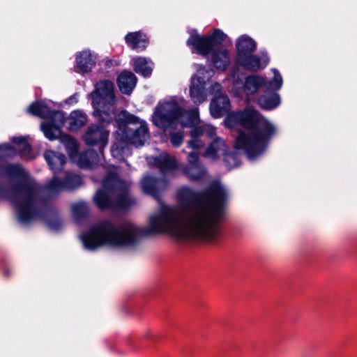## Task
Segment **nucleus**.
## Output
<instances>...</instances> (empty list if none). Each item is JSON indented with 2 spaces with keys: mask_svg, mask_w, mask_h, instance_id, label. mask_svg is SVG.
Listing matches in <instances>:
<instances>
[{
  "mask_svg": "<svg viewBox=\"0 0 357 357\" xmlns=\"http://www.w3.org/2000/svg\"><path fill=\"white\" fill-rule=\"evenodd\" d=\"M227 198L225 190L218 183L200 191L184 186L177 192L181 212L165 206L150 218L149 227L144 228L131 223L117 227L111 220H105L82 234L80 239L89 250L103 245L133 248L141 236L159 234H167L177 241L197 238L215 243L221 234Z\"/></svg>",
  "mask_w": 357,
  "mask_h": 357,
  "instance_id": "nucleus-1",
  "label": "nucleus"
},
{
  "mask_svg": "<svg viewBox=\"0 0 357 357\" xmlns=\"http://www.w3.org/2000/svg\"><path fill=\"white\" fill-rule=\"evenodd\" d=\"M0 173L11 181L19 180L11 186V200L16 208L18 220L22 223H28L41 215L38 199L42 192L53 197L63 190H74L82 184L81 176L67 172L63 180L54 176L47 183L41 185L19 163L0 164Z\"/></svg>",
  "mask_w": 357,
  "mask_h": 357,
  "instance_id": "nucleus-2",
  "label": "nucleus"
},
{
  "mask_svg": "<svg viewBox=\"0 0 357 357\" xmlns=\"http://www.w3.org/2000/svg\"><path fill=\"white\" fill-rule=\"evenodd\" d=\"M225 125L229 128L241 126L249 131H239L235 147L243 149L250 160L263 155L277 132L276 127L270 121L251 107L231 112L226 116Z\"/></svg>",
  "mask_w": 357,
  "mask_h": 357,
  "instance_id": "nucleus-3",
  "label": "nucleus"
},
{
  "mask_svg": "<svg viewBox=\"0 0 357 357\" xmlns=\"http://www.w3.org/2000/svg\"><path fill=\"white\" fill-rule=\"evenodd\" d=\"M97 207L102 210L127 209L135 204L130 197L128 184L115 172H109L102 181V187L93 197Z\"/></svg>",
  "mask_w": 357,
  "mask_h": 357,
  "instance_id": "nucleus-4",
  "label": "nucleus"
},
{
  "mask_svg": "<svg viewBox=\"0 0 357 357\" xmlns=\"http://www.w3.org/2000/svg\"><path fill=\"white\" fill-rule=\"evenodd\" d=\"M89 96L92 100L94 116L100 122L109 124L112 121V112L115 102L113 82L110 80L98 82Z\"/></svg>",
  "mask_w": 357,
  "mask_h": 357,
  "instance_id": "nucleus-5",
  "label": "nucleus"
},
{
  "mask_svg": "<svg viewBox=\"0 0 357 357\" xmlns=\"http://www.w3.org/2000/svg\"><path fill=\"white\" fill-rule=\"evenodd\" d=\"M117 121L119 126L116 134L119 137L136 147L142 146L144 144V142L149 137L146 123H141L137 128L129 127L128 124L135 125L139 123V119L127 111L121 112Z\"/></svg>",
  "mask_w": 357,
  "mask_h": 357,
  "instance_id": "nucleus-6",
  "label": "nucleus"
},
{
  "mask_svg": "<svg viewBox=\"0 0 357 357\" xmlns=\"http://www.w3.org/2000/svg\"><path fill=\"white\" fill-rule=\"evenodd\" d=\"M183 112V109L177 102H165L155 107L153 114V123L156 127L165 131L168 129L175 130Z\"/></svg>",
  "mask_w": 357,
  "mask_h": 357,
  "instance_id": "nucleus-7",
  "label": "nucleus"
},
{
  "mask_svg": "<svg viewBox=\"0 0 357 357\" xmlns=\"http://www.w3.org/2000/svg\"><path fill=\"white\" fill-rule=\"evenodd\" d=\"M273 72V78L268 81L259 75L248 76L243 85L245 93L249 95L254 94L262 86H264L266 90H279L282 84V79L276 69H274Z\"/></svg>",
  "mask_w": 357,
  "mask_h": 357,
  "instance_id": "nucleus-8",
  "label": "nucleus"
},
{
  "mask_svg": "<svg viewBox=\"0 0 357 357\" xmlns=\"http://www.w3.org/2000/svg\"><path fill=\"white\" fill-rule=\"evenodd\" d=\"M188 165H182L181 170L187 178L192 181H199L204 178L206 169L199 160V155L196 152H190L188 155Z\"/></svg>",
  "mask_w": 357,
  "mask_h": 357,
  "instance_id": "nucleus-9",
  "label": "nucleus"
},
{
  "mask_svg": "<svg viewBox=\"0 0 357 357\" xmlns=\"http://www.w3.org/2000/svg\"><path fill=\"white\" fill-rule=\"evenodd\" d=\"M27 112L36 116L41 119H48L51 120L59 119V123L63 124L65 121V114L61 111L52 110L45 104L40 101L32 102L27 109Z\"/></svg>",
  "mask_w": 357,
  "mask_h": 357,
  "instance_id": "nucleus-10",
  "label": "nucleus"
},
{
  "mask_svg": "<svg viewBox=\"0 0 357 357\" xmlns=\"http://www.w3.org/2000/svg\"><path fill=\"white\" fill-rule=\"evenodd\" d=\"M109 132L102 126L91 125L84 135V140L89 146L100 145L104 147L107 144Z\"/></svg>",
  "mask_w": 357,
  "mask_h": 357,
  "instance_id": "nucleus-11",
  "label": "nucleus"
},
{
  "mask_svg": "<svg viewBox=\"0 0 357 357\" xmlns=\"http://www.w3.org/2000/svg\"><path fill=\"white\" fill-rule=\"evenodd\" d=\"M167 185V180L165 178H156L151 176H146L141 181L143 192L155 199H159L160 192L166 189Z\"/></svg>",
  "mask_w": 357,
  "mask_h": 357,
  "instance_id": "nucleus-12",
  "label": "nucleus"
},
{
  "mask_svg": "<svg viewBox=\"0 0 357 357\" xmlns=\"http://www.w3.org/2000/svg\"><path fill=\"white\" fill-rule=\"evenodd\" d=\"M188 46L193 48L197 53L204 56L213 53L214 47L208 36H202L199 34L191 35L187 40Z\"/></svg>",
  "mask_w": 357,
  "mask_h": 357,
  "instance_id": "nucleus-13",
  "label": "nucleus"
},
{
  "mask_svg": "<svg viewBox=\"0 0 357 357\" xmlns=\"http://www.w3.org/2000/svg\"><path fill=\"white\" fill-rule=\"evenodd\" d=\"M231 109V102L227 95L220 94L215 96L209 105L211 115L215 119L227 115Z\"/></svg>",
  "mask_w": 357,
  "mask_h": 357,
  "instance_id": "nucleus-14",
  "label": "nucleus"
},
{
  "mask_svg": "<svg viewBox=\"0 0 357 357\" xmlns=\"http://www.w3.org/2000/svg\"><path fill=\"white\" fill-rule=\"evenodd\" d=\"M236 63L245 69L251 72H257L261 68H264L268 63L266 57L261 58L252 54L236 58Z\"/></svg>",
  "mask_w": 357,
  "mask_h": 357,
  "instance_id": "nucleus-15",
  "label": "nucleus"
},
{
  "mask_svg": "<svg viewBox=\"0 0 357 357\" xmlns=\"http://www.w3.org/2000/svg\"><path fill=\"white\" fill-rule=\"evenodd\" d=\"M190 95L195 104H201L206 100L205 82L202 77L196 75L192 77Z\"/></svg>",
  "mask_w": 357,
  "mask_h": 357,
  "instance_id": "nucleus-16",
  "label": "nucleus"
},
{
  "mask_svg": "<svg viewBox=\"0 0 357 357\" xmlns=\"http://www.w3.org/2000/svg\"><path fill=\"white\" fill-rule=\"evenodd\" d=\"M128 46L137 52L144 51L149 44V38L141 31L130 32L125 36Z\"/></svg>",
  "mask_w": 357,
  "mask_h": 357,
  "instance_id": "nucleus-17",
  "label": "nucleus"
},
{
  "mask_svg": "<svg viewBox=\"0 0 357 357\" xmlns=\"http://www.w3.org/2000/svg\"><path fill=\"white\" fill-rule=\"evenodd\" d=\"M137 78L130 71H123L117 78V84L121 92L123 94H130L135 87Z\"/></svg>",
  "mask_w": 357,
  "mask_h": 357,
  "instance_id": "nucleus-18",
  "label": "nucleus"
},
{
  "mask_svg": "<svg viewBox=\"0 0 357 357\" xmlns=\"http://www.w3.org/2000/svg\"><path fill=\"white\" fill-rule=\"evenodd\" d=\"M44 158L54 173L62 171L66 162V158L63 153L52 150H47L44 153Z\"/></svg>",
  "mask_w": 357,
  "mask_h": 357,
  "instance_id": "nucleus-19",
  "label": "nucleus"
},
{
  "mask_svg": "<svg viewBox=\"0 0 357 357\" xmlns=\"http://www.w3.org/2000/svg\"><path fill=\"white\" fill-rule=\"evenodd\" d=\"M236 58L252 54L256 48V42L247 35L240 36L236 43Z\"/></svg>",
  "mask_w": 357,
  "mask_h": 357,
  "instance_id": "nucleus-20",
  "label": "nucleus"
},
{
  "mask_svg": "<svg viewBox=\"0 0 357 357\" xmlns=\"http://www.w3.org/2000/svg\"><path fill=\"white\" fill-rule=\"evenodd\" d=\"M76 72L85 73L91 70L96 64V61L91 52L85 50L76 56Z\"/></svg>",
  "mask_w": 357,
  "mask_h": 357,
  "instance_id": "nucleus-21",
  "label": "nucleus"
},
{
  "mask_svg": "<svg viewBox=\"0 0 357 357\" xmlns=\"http://www.w3.org/2000/svg\"><path fill=\"white\" fill-rule=\"evenodd\" d=\"M77 163L80 168L91 169L99 160L98 153L93 149H87L77 154Z\"/></svg>",
  "mask_w": 357,
  "mask_h": 357,
  "instance_id": "nucleus-22",
  "label": "nucleus"
},
{
  "mask_svg": "<svg viewBox=\"0 0 357 357\" xmlns=\"http://www.w3.org/2000/svg\"><path fill=\"white\" fill-rule=\"evenodd\" d=\"M211 60L217 69L225 70L230 63L228 50L219 48L215 49L211 55Z\"/></svg>",
  "mask_w": 357,
  "mask_h": 357,
  "instance_id": "nucleus-23",
  "label": "nucleus"
},
{
  "mask_svg": "<svg viewBox=\"0 0 357 357\" xmlns=\"http://www.w3.org/2000/svg\"><path fill=\"white\" fill-rule=\"evenodd\" d=\"M154 164L162 174L170 172L178 167L176 160L168 154L155 157Z\"/></svg>",
  "mask_w": 357,
  "mask_h": 357,
  "instance_id": "nucleus-24",
  "label": "nucleus"
},
{
  "mask_svg": "<svg viewBox=\"0 0 357 357\" xmlns=\"http://www.w3.org/2000/svg\"><path fill=\"white\" fill-rule=\"evenodd\" d=\"M267 91L258 98L259 106L264 109H272L280 105V96L275 91L266 90Z\"/></svg>",
  "mask_w": 357,
  "mask_h": 357,
  "instance_id": "nucleus-25",
  "label": "nucleus"
},
{
  "mask_svg": "<svg viewBox=\"0 0 357 357\" xmlns=\"http://www.w3.org/2000/svg\"><path fill=\"white\" fill-rule=\"evenodd\" d=\"M227 152V146L225 141L220 137L215 138L206 149L204 155L215 159L219 155H224Z\"/></svg>",
  "mask_w": 357,
  "mask_h": 357,
  "instance_id": "nucleus-26",
  "label": "nucleus"
},
{
  "mask_svg": "<svg viewBox=\"0 0 357 357\" xmlns=\"http://www.w3.org/2000/svg\"><path fill=\"white\" fill-rule=\"evenodd\" d=\"M134 70L144 77H150L153 68V63L149 59L137 57L134 59Z\"/></svg>",
  "mask_w": 357,
  "mask_h": 357,
  "instance_id": "nucleus-27",
  "label": "nucleus"
},
{
  "mask_svg": "<svg viewBox=\"0 0 357 357\" xmlns=\"http://www.w3.org/2000/svg\"><path fill=\"white\" fill-rule=\"evenodd\" d=\"M68 130L70 131H77L86 124L87 116L82 111L75 110L70 113L68 118Z\"/></svg>",
  "mask_w": 357,
  "mask_h": 357,
  "instance_id": "nucleus-28",
  "label": "nucleus"
},
{
  "mask_svg": "<svg viewBox=\"0 0 357 357\" xmlns=\"http://www.w3.org/2000/svg\"><path fill=\"white\" fill-rule=\"evenodd\" d=\"M54 123H42L41 130H43L45 136L50 140H54L61 135V129L59 126H63L60 124L59 119L52 120Z\"/></svg>",
  "mask_w": 357,
  "mask_h": 357,
  "instance_id": "nucleus-29",
  "label": "nucleus"
},
{
  "mask_svg": "<svg viewBox=\"0 0 357 357\" xmlns=\"http://www.w3.org/2000/svg\"><path fill=\"white\" fill-rule=\"evenodd\" d=\"M13 142L17 146V149L18 150L19 154L22 158L29 160L31 158L30 155L31 146L25 137H14L13 139Z\"/></svg>",
  "mask_w": 357,
  "mask_h": 357,
  "instance_id": "nucleus-30",
  "label": "nucleus"
},
{
  "mask_svg": "<svg viewBox=\"0 0 357 357\" xmlns=\"http://www.w3.org/2000/svg\"><path fill=\"white\" fill-rule=\"evenodd\" d=\"M61 141L63 144L69 157L75 159L78 152V145L76 139L69 135H63L61 137Z\"/></svg>",
  "mask_w": 357,
  "mask_h": 357,
  "instance_id": "nucleus-31",
  "label": "nucleus"
},
{
  "mask_svg": "<svg viewBox=\"0 0 357 357\" xmlns=\"http://www.w3.org/2000/svg\"><path fill=\"white\" fill-rule=\"evenodd\" d=\"M118 137L117 142L114 143L111 147V153L114 158L121 160L123 158L124 154L128 150V144H130V143L127 142V141L121 139L119 136Z\"/></svg>",
  "mask_w": 357,
  "mask_h": 357,
  "instance_id": "nucleus-32",
  "label": "nucleus"
},
{
  "mask_svg": "<svg viewBox=\"0 0 357 357\" xmlns=\"http://www.w3.org/2000/svg\"><path fill=\"white\" fill-rule=\"evenodd\" d=\"M89 212V206L85 202H78L72 206L73 216L77 222L86 218Z\"/></svg>",
  "mask_w": 357,
  "mask_h": 357,
  "instance_id": "nucleus-33",
  "label": "nucleus"
},
{
  "mask_svg": "<svg viewBox=\"0 0 357 357\" xmlns=\"http://www.w3.org/2000/svg\"><path fill=\"white\" fill-rule=\"evenodd\" d=\"M224 162L229 169L236 167L240 162L238 155L234 152H226L224 155Z\"/></svg>",
  "mask_w": 357,
  "mask_h": 357,
  "instance_id": "nucleus-34",
  "label": "nucleus"
},
{
  "mask_svg": "<svg viewBox=\"0 0 357 357\" xmlns=\"http://www.w3.org/2000/svg\"><path fill=\"white\" fill-rule=\"evenodd\" d=\"M183 139L184 135L183 131L178 130L169 132V140L173 146H180L183 144Z\"/></svg>",
  "mask_w": 357,
  "mask_h": 357,
  "instance_id": "nucleus-35",
  "label": "nucleus"
},
{
  "mask_svg": "<svg viewBox=\"0 0 357 357\" xmlns=\"http://www.w3.org/2000/svg\"><path fill=\"white\" fill-rule=\"evenodd\" d=\"M16 155V149L8 144L0 145V159L13 158Z\"/></svg>",
  "mask_w": 357,
  "mask_h": 357,
  "instance_id": "nucleus-36",
  "label": "nucleus"
},
{
  "mask_svg": "<svg viewBox=\"0 0 357 357\" xmlns=\"http://www.w3.org/2000/svg\"><path fill=\"white\" fill-rule=\"evenodd\" d=\"M213 45L221 44L226 38V35L220 29H215L212 34L208 35Z\"/></svg>",
  "mask_w": 357,
  "mask_h": 357,
  "instance_id": "nucleus-37",
  "label": "nucleus"
},
{
  "mask_svg": "<svg viewBox=\"0 0 357 357\" xmlns=\"http://www.w3.org/2000/svg\"><path fill=\"white\" fill-rule=\"evenodd\" d=\"M47 226L55 231L59 230L62 227V222L58 217H54L47 220Z\"/></svg>",
  "mask_w": 357,
  "mask_h": 357,
  "instance_id": "nucleus-38",
  "label": "nucleus"
},
{
  "mask_svg": "<svg viewBox=\"0 0 357 357\" xmlns=\"http://www.w3.org/2000/svg\"><path fill=\"white\" fill-rule=\"evenodd\" d=\"M188 147L193 149H198L203 147L204 144L199 138H192L188 143Z\"/></svg>",
  "mask_w": 357,
  "mask_h": 357,
  "instance_id": "nucleus-39",
  "label": "nucleus"
},
{
  "mask_svg": "<svg viewBox=\"0 0 357 357\" xmlns=\"http://www.w3.org/2000/svg\"><path fill=\"white\" fill-rule=\"evenodd\" d=\"M204 133V130L200 126L194 127L190 131L192 138H199Z\"/></svg>",
  "mask_w": 357,
  "mask_h": 357,
  "instance_id": "nucleus-40",
  "label": "nucleus"
},
{
  "mask_svg": "<svg viewBox=\"0 0 357 357\" xmlns=\"http://www.w3.org/2000/svg\"><path fill=\"white\" fill-rule=\"evenodd\" d=\"M74 100H75V102H77V96H76V94H74V95H73L72 96H70L69 98V100H70V101H73Z\"/></svg>",
  "mask_w": 357,
  "mask_h": 357,
  "instance_id": "nucleus-41",
  "label": "nucleus"
},
{
  "mask_svg": "<svg viewBox=\"0 0 357 357\" xmlns=\"http://www.w3.org/2000/svg\"><path fill=\"white\" fill-rule=\"evenodd\" d=\"M215 86L218 87V88H220L221 87V85L220 84H215Z\"/></svg>",
  "mask_w": 357,
  "mask_h": 357,
  "instance_id": "nucleus-42",
  "label": "nucleus"
},
{
  "mask_svg": "<svg viewBox=\"0 0 357 357\" xmlns=\"http://www.w3.org/2000/svg\"><path fill=\"white\" fill-rule=\"evenodd\" d=\"M195 116H196V115H195V114H191V116H190V117H192V118H194V117H195Z\"/></svg>",
  "mask_w": 357,
  "mask_h": 357,
  "instance_id": "nucleus-43",
  "label": "nucleus"
},
{
  "mask_svg": "<svg viewBox=\"0 0 357 357\" xmlns=\"http://www.w3.org/2000/svg\"><path fill=\"white\" fill-rule=\"evenodd\" d=\"M5 274L8 275V271H6V272H5Z\"/></svg>",
  "mask_w": 357,
  "mask_h": 357,
  "instance_id": "nucleus-44",
  "label": "nucleus"
}]
</instances>
